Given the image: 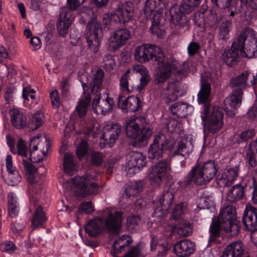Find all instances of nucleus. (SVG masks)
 Returning a JSON list of instances; mask_svg holds the SVG:
<instances>
[{"label": "nucleus", "instance_id": "obj_26", "mask_svg": "<svg viewBox=\"0 0 257 257\" xmlns=\"http://www.w3.org/2000/svg\"><path fill=\"white\" fill-rule=\"evenodd\" d=\"M134 242L132 236L124 234L119 236L113 242L111 253L113 257H119L117 254L125 251Z\"/></svg>", "mask_w": 257, "mask_h": 257}, {"label": "nucleus", "instance_id": "obj_51", "mask_svg": "<svg viewBox=\"0 0 257 257\" xmlns=\"http://www.w3.org/2000/svg\"><path fill=\"white\" fill-rule=\"evenodd\" d=\"M87 152V143L85 141H82L76 149V155L80 159L84 157Z\"/></svg>", "mask_w": 257, "mask_h": 257}, {"label": "nucleus", "instance_id": "obj_57", "mask_svg": "<svg viewBox=\"0 0 257 257\" xmlns=\"http://www.w3.org/2000/svg\"><path fill=\"white\" fill-rule=\"evenodd\" d=\"M232 0H211L212 4L220 8H228Z\"/></svg>", "mask_w": 257, "mask_h": 257}, {"label": "nucleus", "instance_id": "obj_31", "mask_svg": "<svg viewBox=\"0 0 257 257\" xmlns=\"http://www.w3.org/2000/svg\"><path fill=\"white\" fill-rule=\"evenodd\" d=\"M238 169L237 167L225 169L218 177V184L224 186L231 185L238 175Z\"/></svg>", "mask_w": 257, "mask_h": 257}, {"label": "nucleus", "instance_id": "obj_27", "mask_svg": "<svg viewBox=\"0 0 257 257\" xmlns=\"http://www.w3.org/2000/svg\"><path fill=\"white\" fill-rule=\"evenodd\" d=\"M173 250L177 256L187 257L193 253L195 244L189 239L182 240L174 245Z\"/></svg>", "mask_w": 257, "mask_h": 257}, {"label": "nucleus", "instance_id": "obj_48", "mask_svg": "<svg viewBox=\"0 0 257 257\" xmlns=\"http://www.w3.org/2000/svg\"><path fill=\"white\" fill-rule=\"evenodd\" d=\"M8 173V183L11 186H14L18 184L21 181V177L19 174L18 170H14V172H12Z\"/></svg>", "mask_w": 257, "mask_h": 257}, {"label": "nucleus", "instance_id": "obj_63", "mask_svg": "<svg viewBox=\"0 0 257 257\" xmlns=\"http://www.w3.org/2000/svg\"><path fill=\"white\" fill-rule=\"evenodd\" d=\"M247 116L251 119L257 118V104H254L248 110Z\"/></svg>", "mask_w": 257, "mask_h": 257}, {"label": "nucleus", "instance_id": "obj_62", "mask_svg": "<svg viewBox=\"0 0 257 257\" xmlns=\"http://www.w3.org/2000/svg\"><path fill=\"white\" fill-rule=\"evenodd\" d=\"M103 156L101 154L95 152L91 157V161L93 164L96 165H100L102 162Z\"/></svg>", "mask_w": 257, "mask_h": 257}, {"label": "nucleus", "instance_id": "obj_64", "mask_svg": "<svg viewBox=\"0 0 257 257\" xmlns=\"http://www.w3.org/2000/svg\"><path fill=\"white\" fill-rule=\"evenodd\" d=\"M242 4L246 5V7L252 10H257V0H240Z\"/></svg>", "mask_w": 257, "mask_h": 257}, {"label": "nucleus", "instance_id": "obj_35", "mask_svg": "<svg viewBox=\"0 0 257 257\" xmlns=\"http://www.w3.org/2000/svg\"><path fill=\"white\" fill-rule=\"evenodd\" d=\"M11 120L13 125L17 128H22L27 124L26 116L18 109L13 108L10 110Z\"/></svg>", "mask_w": 257, "mask_h": 257}, {"label": "nucleus", "instance_id": "obj_5", "mask_svg": "<svg viewBox=\"0 0 257 257\" xmlns=\"http://www.w3.org/2000/svg\"><path fill=\"white\" fill-rule=\"evenodd\" d=\"M17 154L24 158L22 160V164L24 167V172L27 178L28 182L34 186L32 187V191L36 193H39V190H36L38 187L40 188L39 183L41 177L36 168L32 164L30 159V152L26 145V142L20 139L19 140L17 145Z\"/></svg>", "mask_w": 257, "mask_h": 257}, {"label": "nucleus", "instance_id": "obj_50", "mask_svg": "<svg viewBox=\"0 0 257 257\" xmlns=\"http://www.w3.org/2000/svg\"><path fill=\"white\" fill-rule=\"evenodd\" d=\"M35 91L33 89L28 87H24L23 89V97L25 100H32V102L36 103L35 101Z\"/></svg>", "mask_w": 257, "mask_h": 257}, {"label": "nucleus", "instance_id": "obj_47", "mask_svg": "<svg viewBox=\"0 0 257 257\" xmlns=\"http://www.w3.org/2000/svg\"><path fill=\"white\" fill-rule=\"evenodd\" d=\"M103 67L108 72L111 71L115 66V62L112 56L104 55L103 58Z\"/></svg>", "mask_w": 257, "mask_h": 257}, {"label": "nucleus", "instance_id": "obj_44", "mask_svg": "<svg viewBox=\"0 0 257 257\" xmlns=\"http://www.w3.org/2000/svg\"><path fill=\"white\" fill-rule=\"evenodd\" d=\"M174 195L171 192L167 191L160 196L157 203L162 206L164 209L168 210L173 203Z\"/></svg>", "mask_w": 257, "mask_h": 257}, {"label": "nucleus", "instance_id": "obj_15", "mask_svg": "<svg viewBox=\"0 0 257 257\" xmlns=\"http://www.w3.org/2000/svg\"><path fill=\"white\" fill-rule=\"evenodd\" d=\"M171 171L170 163L167 160L158 162L151 167L148 178L153 184L159 185Z\"/></svg>", "mask_w": 257, "mask_h": 257}, {"label": "nucleus", "instance_id": "obj_13", "mask_svg": "<svg viewBox=\"0 0 257 257\" xmlns=\"http://www.w3.org/2000/svg\"><path fill=\"white\" fill-rule=\"evenodd\" d=\"M50 147V143L45 137L38 135L33 137L30 142V160L35 162L43 160Z\"/></svg>", "mask_w": 257, "mask_h": 257}, {"label": "nucleus", "instance_id": "obj_41", "mask_svg": "<svg viewBox=\"0 0 257 257\" xmlns=\"http://www.w3.org/2000/svg\"><path fill=\"white\" fill-rule=\"evenodd\" d=\"M63 168L65 172L68 175H72L76 170L77 166L74 162V157L69 153L64 155Z\"/></svg>", "mask_w": 257, "mask_h": 257}, {"label": "nucleus", "instance_id": "obj_33", "mask_svg": "<svg viewBox=\"0 0 257 257\" xmlns=\"http://www.w3.org/2000/svg\"><path fill=\"white\" fill-rule=\"evenodd\" d=\"M171 112L180 117H185L190 114L193 110V107L187 103L177 102L172 104L169 108Z\"/></svg>", "mask_w": 257, "mask_h": 257}, {"label": "nucleus", "instance_id": "obj_10", "mask_svg": "<svg viewBox=\"0 0 257 257\" xmlns=\"http://www.w3.org/2000/svg\"><path fill=\"white\" fill-rule=\"evenodd\" d=\"M240 54L249 58L257 56V33L251 29H244L238 38Z\"/></svg>", "mask_w": 257, "mask_h": 257}, {"label": "nucleus", "instance_id": "obj_38", "mask_svg": "<svg viewBox=\"0 0 257 257\" xmlns=\"http://www.w3.org/2000/svg\"><path fill=\"white\" fill-rule=\"evenodd\" d=\"M178 88L175 82L170 83L164 91L163 99L165 103L169 104L178 98Z\"/></svg>", "mask_w": 257, "mask_h": 257}, {"label": "nucleus", "instance_id": "obj_24", "mask_svg": "<svg viewBox=\"0 0 257 257\" xmlns=\"http://www.w3.org/2000/svg\"><path fill=\"white\" fill-rule=\"evenodd\" d=\"M243 221L245 228L251 232L255 230L257 226V209L250 204L246 205Z\"/></svg>", "mask_w": 257, "mask_h": 257}, {"label": "nucleus", "instance_id": "obj_46", "mask_svg": "<svg viewBox=\"0 0 257 257\" xmlns=\"http://www.w3.org/2000/svg\"><path fill=\"white\" fill-rule=\"evenodd\" d=\"M189 228V226L186 223H182L172 226L173 232H176L180 237L189 235L190 234V232L188 230Z\"/></svg>", "mask_w": 257, "mask_h": 257}, {"label": "nucleus", "instance_id": "obj_37", "mask_svg": "<svg viewBox=\"0 0 257 257\" xmlns=\"http://www.w3.org/2000/svg\"><path fill=\"white\" fill-rule=\"evenodd\" d=\"M104 72L101 69H97L93 74L92 81L89 83L92 96L99 92L101 86Z\"/></svg>", "mask_w": 257, "mask_h": 257}, {"label": "nucleus", "instance_id": "obj_25", "mask_svg": "<svg viewBox=\"0 0 257 257\" xmlns=\"http://www.w3.org/2000/svg\"><path fill=\"white\" fill-rule=\"evenodd\" d=\"M118 106L123 111L135 112L141 107V101L140 98L135 96H130L127 98L119 95Z\"/></svg>", "mask_w": 257, "mask_h": 257}, {"label": "nucleus", "instance_id": "obj_29", "mask_svg": "<svg viewBox=\"0 0 257 257\" xmlns=\"http://www.w3.org/2000/svg\"><path fill=\"white\" fill-rule=\"evenodd\" d=\"M131 72L134 76L138 74L141 76L140 84L136 86V90L140 92L145 88L151 80L149 71L144 66L138 64L131 68Z\"/></svg>", "mask_w": 257, "mask_h": 257}, {"label": "nucleus", "instance_id": "obj_49", "mask_svg": "<svg viewBox=\"0 0 257 257\" xmlns=\"http://www.w3.org/2000/svg\"><path fill=\"white\" fill-rule=\"evenodd\" d=\"M140 222L141 218L139 216H130L127 218L126 227L130 230H133L139 225Z\"/></svg>", "mask_w": 257, "mask_h": 257}, {"label": "nucleus", "instance_id": "obj_34", "mask_svg": "<svg viewBox=\"0 0 257 257\" xmlns=\"http://www.w3.org/2000/svg\"><path fill=\"white\" fill-rule=\"evenodd\" d=\"M193 148L192 143L186 138H183L179 141L174 154L181 156L185 159H187L192 153Z\"/></svg>", "mask_w": 257, "mask_h": 257}, {"label": "nucleus", "instance_id": "obj_1", "mask_svg": "<svg viewBox=\"0 0 257 257\" xmlns=\"http://www.w3.org/2000/svg\"><path fill=\"white\" fill-rule=\"evenodd\" d=\"M135 59L140 63H146L153 60L156 62L158 69L156 80L158 83L164 82L176 68V62L169 61L164 56L162 49L155 45L143 44L136 47L134 51Z\"/></svg>", "mask_w": 257, "mask_h": 257}, {"label": "nucleus", "instance_id": "obj_53", "mask_svg": "<svg viewBox=\"0 0 257 257\" xmlns=\"http://www.w3.org/2000/svg\"><path fill=\"white\" fill-rule=\"evenodd\" d=\"M186 209L185 204L184 203L177 204L173 211V217L176 219L180 217Z\"/></svg>", "mask_w": 257, "mask_h": 257}, {"label": "nucleus", "instance_id": "obj_22", "mask_svg": "<svg viewBox=\"0 0 257 257\" xmlns=\"http://www.w3.org/2000/svg\"><path fill=\"white\" fill-rule=\"evenodd\" d=\"M104 133L100 138V143L109 147L116 142L121 132V126L119 123L108 124L104 127Z\"/></svg>", "mask_w": 257, "mask_h": 257}, {"label": "nucleus", "instance_id": "obj_6", "mask_svg": "<svg viewBox=\"0 0 257 257\" xmlns=\"http://www.w3.org/2000/svg\"><path fill=\"white\" fill-rule=\"evenodd\" d=\"M167 5V0H147L146 3L144 13L147 19L151 20L150 31L158 37H162L164 34L160 28V20L161 13Z\"/></svg>", "mask_w": 257, "mask_h": 257}, {"label": "nucleus", "instance_id": "obj_36", "mask_svg": "<svg viewBox=\"0 0 257 257\" xmlns=\"http://www.w3.org/2000/svg\"><path fill=\"white\" fill-rule=\"evenodd\" d=\"M238 58V50L233 44L230 47L227 48L222 55L223 61L227 65L232 66L237 61Z\"/></svg>", "mask_w": 257, "mask_h": 257}, {"label": "nucleus", "instance_id": "obj_59", "mask_svg": "<svg viewBox=\"0 0 257 257\" xmlns=\"http://www.w3.org/2000/svg\"><path fill=\"white\" fill-rule=\"evenodd\" d=\"M6 165L8 173L14 172V170H17L16 168L13 165L12 157L10 155L7 156Z\"/></svg>", "mask_w": 257, "mask_h": 257}, {"label": "nucleus", "instance_id": "obj_56", "mask_svg": "<svg viewBox=\"0 0 257 257\" xmlns=\"http://www.w3.org/2000/svg\"><path fill=\"white\" fill-rule=\"evenodd\" d=\"M167 210L164 209V206L159 205L155 209L153 216L157 218H162L167 214Z\"/></svg>", "mask_w": 257, "mask_h": 257}, {"label": "nucleus", "instance_id": "obj_12", "mask_svg": "<svg viewBox=\"0 0 257 257\" xmlns=\"http://www.w3.org/2000/svg\"><path fill=\"white\" fill-rule=\"evenodd\" d=\"M102 37L101 23L93 16L88 20L86 28L87 43L91 51L93 53L98 52Z\"/></svg>", "mask_w": 257, "mask_h": 257}, {"label": "nucleus", "instance_id": "obj_32", "mask_svg": "<svg viewBox=\"0 0 257 257\" xmlns=\"http://www.w3.org/2000/svg\"><path fill=\"white\" fill-rule=\"evenodd\" d=\"M131 68L128 69L123 73L119 79V90L120 94L119 95H125L136 90V86L134 85H130L128 79L134 76L131 72Z\"/></svg>", "mask_w": 257, "mask_h": 257}, {"label": "nucleus", "instance_id": "obj_52", "mask_svg": "<svg viewBox=\"0 0 257 257\" xmlns=\"http://www.w3.org/2000/svg\"><path fill=\"white\" fill-rule=\"evenodd\" d=\"M51 103L53 106L58 108L61 104L59 92L56 90H53L50 93Z\"/></svg>", "mask_w": 257, "mask_h": 257}, {"label": "nucleus", "instance_id": "obj_18", "mask_svg": "<svg viewBox=\"0 0 257 257\" xmlns=\"http://www.w3.org/2000/svg\"><path fill=\"white\" fill-rule=\"evenodd\" d=\"M147 164L146 157L142 153L131 152L127 156L125 170L126 174L132 177L136 173L140 172Z\"/></svg>", "mask_w": 257, "mask_h": 257}, {"label": "nucleus", "instance_id": "obj_14", "mask_svg": "<svg viewBox=\"0 0 257 257\" xmlns=\"http://www.w3.org/2000/svg\"><path fill=\"white\" fill-rule=\"evenodd\" d=\"M94 95L92 102V110L95 113L97 114L105 115L112 111L114 102L107 92H98Z\"/></svg>", "mask_w": 257, "mask_h": 257}, {"label": "nucleus", "instance_id": "obj_23", "mask_svg": "<svg viewBox=\"0 0 257 257\" xmlns=\"http://www.w3.org/2000/svg\"><path fill=\"white\" fill-rule=\"evenodd\" d=\"M37 198V196H34V194H32V193H30V202L31 206L33 205L34 207H38L35 210L31 220L33 229L42 227L47 220L45 212L40 206Z\"/></svg>", "mask_w": 257, "mask_h": 257}, {"label": "nucleus", "instance_id": "obj_30", "mask_svg": "<svg viewBox=\"0 0 257 257\" xmlns=\"http://www.w3.org/2000/svg\"><path fill=\"white\" fill-rule=\"evenodd\" d=\"M104 229L103 221L100 217H95L89 220L85 225V232L92 237L99 234Z\"/></svg>", "mask_w": 257, "mask_h": 257}, {"label": "nucleus", "instance_id": "obj_43", "mask_svg": "<svg viewBox=\"0 0 257 257\" xmlns=\"http://www.w3.org/2000/svg\"><path fill=\"white\" fill-rule=\"evenodd\" d=\"M43 114L42 112L38 111L33 114L30 118L28 125L32 130H36L43 123Z\"/></svg>", "mask_w": 257, "mask_h": 257}, {"label": "nucleus", "instance_id": "obj_58", "mask_svg": "<svg viewBox=\"0 0 257 257\" xmlns=\"http://www.w3.org/2000/svg\"><path fill=\"white\" fill-rule=\"evenodd\" d=\"M199 44L195 42H192L188 46L187 50L189 56L194 55L199 49Z\"/></svg>", "mask_w": 257, "mask_h": 257}, {"label": "nucleus", "instance_id": "obj_42", "mask_svg": "<svg viewBox=\"0 0 257 257\" xmlns=\"http://www.w3.org/2000/svg\"><path fill=\"white\" fill-rule=\"evenodd\" d=\"M143 187V184L141 181L128 183L125 188L126 195L128 197L136 196L142 191Z\"/></svg>", "mask_w": 257, "mask_h": 257}, {"label": "nucleus", "instance_id": "obj_21", "mask_svg": "<svg viewBox=\"0 0 257 257\" xmlns=\"http://www.w3.org/2000/svg\"><path fill=\"white\" fill-rule=\"evenodd\" d=\"M131 38L130 32L126 29H119L110 35L108 42L110 51H114L125 45Z\"/></svg>", "mask_w": 257, "mask_h": 257}, {"label": "nucleus", "instance_id": "obj_8", "mask_svg": "<svg viewBox=\"0 0 257 257\" xmlns=\"http://www.w3.org/2000/svg\"><path fill=\"white\" fill-rule=\"evenodd\" d=\"M140 119L132 118L125 123L126 134L134 140L133 145L137 147H142L147 144V141L153 134V130L149 127L142 130L139 125Z\"/></svg>", "mask_w": 257, "mask_h": 257}, {"label": "nucleus", "instance_id": "obj_28", "mask_svg": "<svg viewBox=\"0 0 257 257\" xmlns=\"http://www.w3.org/2000/svg\"><path fill=\"white\" fill-rule=\"evenodd\" d=\"M245 246L241 241H236L224 248L220 257H243Z\"/></svg>", "mask_w": 257, "mask_h": 257}, {"label": "nucleus", "instance_id": "obj_39", "mask_svg": "<svg viewBox=\"0 0 257 257\" xmlns=\"http://www.w3.org/2000/svg\"><path fill=\"white\" fill-rule=\"evenodd\" d=\"M243 194L242 187L237 184L228 191L226 194V199L230 202H235L242 198Z\"/></svg>", "mask_w": 257, "mask_h": 257}, {"label": "nucleus", "instance_id": "obj_7", "mask_svg": "<svg viewBox=\"0 0 257 257\" xmlns=\"http://www.w3.org/2000/svg\"><path fill=\"white\" fill-rule=\"evenodd\" d=\"M217 172L216 166L213 161H208L202 166L194 167L185 178V184L193 182L197 185H201L210 182L214 178Z\"/></svg>", "mask_w": 257, "mask_h": 257}, {"label": "nucleus", "instance_id": "obj_11", "mask_svg": "<svg viewBox=\"0 0 257 257\" xmlns=\"http://www.w3.org/2000/svg\"><path fill=\"white\" fill-rule=\"evenodd\" d=\"M85 0H67V5L69 10L66 8L61 9L59 18L57 24L59 34L64 37L68 33V29L74 20L71 11L76 10L82 5Z\"/></svg>", "mask_w": 257, "mask_h": 257}, {"label": "nucleus", "instance_id": "obj_19", "mask_svg": "<svg viewBox=\"0 0 257 257\" xmlns=\"http://www.w3.org/2000/svg\"><path fill=\"white\" fill-rule=\"evenodd\" d=\"M122 213L120 211H110L107 209L101 218L103 221L104 229L109 231L117 232L122 224Z\"/></svg>", "mask_w": 257, "mask_h": 257}, {"label": "nucleus", "instance_id": "obj_20", "mask_svg": "<svg viewBox=\"0 0 257 257\" xmlns=\"http://www.w3.org/2000/svg\"><path fill=\"white\" fill-rule=\"evenodd\" d=\"M134 9L131 2H125L119 5L115 11L112 13V18L114 22L125 24L130 21L134 16Z\"/></svg>", "mask_w": 257, "mask_h": 257}, {"label": "nucleus", "instance_id": "obj_16", "mask_svg": "<svg viewBox=\"0 0 257 257\" xmlns=\"http://www.w3.org/2000/svg\"><path fill=\"white\" fill-rule=\"evenodd\" d=\"M172 147V144H170L167 137L162 134H159L149 147L148 157L151 160L159 159L163 156L164 150L171 149Z\"/></svg>", "mask_w": 257, "mask_h": 257}, {"label": "nucleus", "instance_id": "obj_60", "mask_svg": "<svg viewBox=\"0 0 257 257\" xmlns=\"http://www.w3.org/2000/svg\"><path fill=\"white\" fill-rule=\"evenodd\" d=\"M170 248V246L169 245L168 242L166 241H163L158 245L159 254L161 256H164L167 253Z\"/></svg>", "mask_w": 257, "mask_h": 257}, {"label": "nucleus", "instance_id": "obj_9", "mask_svg": "<svg viewBox=\"0 0 257 257\" xmlns=\"http://www.w3.org/2000/svg\"><path fill=\"white\" fill-rule=\"evenodd\" d=\"M73 184L78 193L81 196L94 194L97 192L98 183L95 173L86 174L82 177L77 176L70 180L67 184Z\"/></svg>", "mask_w": 257, "mask_h": 257}, {"label": "nucleus", "instance_id": "obj_4", "mask_svg": "<svg viewBox=\"0 0 257 257\" xmlns=\"http://www.w3.org/2000/svg\"><path fill=\"white\" fill-rule=\"evenodd\" d=\"M250 75V73L245 71L231 79L230 85L232 89V93L225 99L223 105L228 115H234L236 107L241 103L242 90L246 86L247 78Z\"/></svg>", "mask_w": 257, "mask_h": 257}, {"label": "nucleus", "instance_id": "obj_61", "mask_svg": "<svg viewBox=\"0 0 257 257\" xmlns=\"http://www.w3.org/2000/svg\"><path fill=\"white\" fill-rule=\"evenodd\" d=\"M8 211L11 217H14L17 216L19 212L18 204L15 205L11 203L8 205Z\"/></svg>", "mask_w": 257, "mask_h": 257}, {"label": "nucleus", "instance_id": "obj_40", "mask_svg": "<svg viewBox=\"0 0 257 257\" xmlns=\"http://www.w3.org/2000/svg\"><path fill=\"white\" fill-rule=\"evenodd\" d=\"M91 98V96L89 94H85L81 96L79 103L75 108V111L80 117H83L86 114Z\"/></svg>", "mask_w": 257, "mask_h": 257}, {"label": "nucleus", "instance_id": "obj_2", "mask_svg": "<svg viewBox=\"0 0 257 257\" xmlns=\"http://www.w3.org/2000/svg\"><path fill=\"white\" fill-rule=\"evenodd\" d=\"M210 84L201 76L200 89L197 97L198 103L204 104L201 117L205 129L211 133L215 134L221 129L223 125L224 115L220 107H212L210 105Z\"/></svg>", "mask_w": 257, "mask_h": 257}, {"label": "nucleus", "instance_id": "obj_54", "mask_svg": "<svg viewBox=\"0 0 257 257\" xmlns=\"http://www.w3.org/2000/svg\"><path fill=\"white\" fill-rule=\"evenodd\" d=\"M94 209V207L90 201L83 202L79 208L80 212L85 213H90Z\"/></svg>", "mask_w": 257, "mask_h": 257}, {"label": "nucleus", "instance_id": "obj_3", "mask_svg": "<svg viewBox=\"0 0 257 257\" xmlns=\"http://www.w3.org/2000/svg\"><path fill=\"white\" fill-rule=\"evenodd\" d=\"M221 229L230 232L231 235L238 234L239 226L236 221L235 208L234 206L227 205L222 208L217 220H212L210 227L211 236L216 237Z\"/></svg>", "mask_w": 257, "mask_h": 257}, {"label": "nucleus", "instance_id": "obj_45", "mask_svg": "<svg viewBox=\"0 0 257 257\" xmlns=\"http://www.w3.org/2000/svg\"><path fill=\"white\" fill-rule=\"evenodd\" d=\"M231 26V22L230 21L225 20L222 22L218 29L219 36L220 38L225 39L228 38Z\"/></svg>", "mask_w": 257, "mask_h": 257}, {"label": "nucleus", "instance_id": "obj_17", "mask_svg": "<svg viewBox=\"0 0 257 257\" xmlns=\"http://www.w3.org/2000/svg\"><path fill=\"white\" fill-rule=\"evenodd\" d=\"M202 0H183L181 8L177 5L174 6L170 9V14L173 23L175 25H180L184 15L181 8L184 13H190L197 7Z\"/></svg>", "mask_w": 257, "mask_h": 257}, {"label": "nucleus", "instance_id": "obj_55", "mask_svg": "<svg viewBox=\"0 0 257 257\" xmlns=\"http://www.w3.org/2000/svg\"><path fill=\"white\" fill-rule=\"evenodd\" d=\"M0 249L3 251L12 252L15 250L16 246L11 241H6L0 244Z\"/></svg>", "mask_w": 257, "mask_h": 257}]
</instances>
